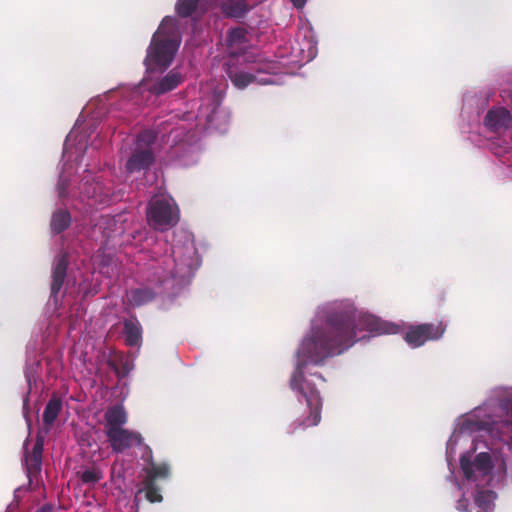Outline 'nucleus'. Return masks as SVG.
<instances>
[{"label": "nucleus", "mask_w": 512, "mask_h": 512, "mask_svg": "<svg viewBox=\"0 0 512 512\" xmlns=\"http://www.w3.org/2000/svg\"><path fill=\"white\" fill-rule=\"evenodd\" d=\"M321 317L324 327H313L298 349V361L290 378V388L297 391L306 401L308 415L299 417L292 424L290 433L298 428L316 426L321 421L322 398L315 385L304 378V368L309 364L319 365L325 359L340 354L365 336L367 331L376 335L395 334L398 326L380 318L358 311L352 303L340 302L327 306Z\"/></svg>", "instance_id": "obj_1"}, {"label": "nucleus", "mask_w": 512, "mask_h": 512, "mask_svg": "<svg viewBox=\"0 0 512 512\" xmlns=\"http://www.w3.org/2000/svg\"><path fill=\"white\" fill-rule=\"evenodd\" d=\"M167 21V18L163 19L148 47L144 63L150 71L166 70L172 63L179 48L180 41L173 29L166 30Z\"/></svg>", "instance_id": "obj_2"}, {"label": "nucleus", "mask_w": 512, "mask_h": 512, "mask_svg": "<svg viewBox=\"0 0 512 512\" xmlns=\"http://www.w3.org/2000/svg\"><path fill=\"white\" fill-rule=\"evenodd\" d=\"M148 225L157 231H166L179 222V208L170 196L156 195L147 205Z\"/></svg>", "instance_id": "obj_3"}, {"label": "nucleus", "mask_w": 512, "mask_h": 512, "mask_svg": "<svg viewBox=\"0 0 512 512\" xmlns=\"http://www.w3.org/2000/svg\"><path fill=\"white\" fill-rule=\"evenodd\" d=\"M445 330L446 326L442 322L411 326L405 334V341L414 348L420 347L427 341L440 339Z\"/></svg>", "instance_id": "obj_4"}, {"label": "nucleus", "mask_w": 512, "mask_h": 512, "mask_svg": "<svg viewBox=\"0 0 512 512\" xmlns=\"http://www.w3.org/2000/svg\"><path fill=\"white\" fill-rule=\"evenodd\" d=\"M110 447L114 452L121 453L133 446H140L143 438L140 433L125 428L113 429L106 433Z\"/></svg>", "instance_id": "obj_5"}, {"label": "nucleus", "mask_w": 512, "mask_h": 512, "mask_svg": "<svg viewBox=\"0 0 512 512\" xmlns=\"http://www.w3.org/2000/svg\"><path fill=\"white\" fill-rule=\"evenodd\" d=\"M155 156L152 148L135 147L126 161L125 169L129 174L147 171L153 165Z\"/></svg>", "instance_id": "obj_6"}, {"label": "nucleus", "mask_w": 512, "mask_h": 512, "mask_svg": "<svg viewBox=\"0 0 512 512\" xmlns=\"http://www.w3.org/2000/svg\"><path fill=\"white\" fill-rule=\"evenodd\" d=\"M460 467L466 479L472 480L474 478V467L483 475L491 472L493 465L489 453L482 452L475 456L474 461L470 460L469 456L462 455L460 457Z\"/></svg>", "instance_id": "obj_7"}, {"label": "nucleus", "mask_w": 512, "mask_h": 512, "mask_svg": "<svg viewBox=\"0 0 512 512\" xmlns=\"http://www.w3.org/2000/svg\"><path fill=\"white\" fill-rule=\"evenodd\" d=\"M43 447V438L37 437L32 451L25 454V465L29 477H35L41 472Z\"/></svg>", "instance_id": "obj_8"}, {"label": "nucleus", "mask_w": 512, "mask_h": 512, "mask_svg": "<svg viewBox=\"0 0 512 512\" xmlns=\"http://www.w3.org/2000/svg\"><path fill=\"white\" fill-rule=\"evenodd\" d=\"M68 260L65 256L58 258L53 271L51 281V297L57 301L58 294L63 287L67 275Z\"/></svg>", "instance_id": "obj_9"}, {"label": "nucleus", "mask_w": 512, "mask_h": 512, "mask_svg": "<svg viewBox=\"0 0 512 512\" xmlns=\"http://www.w3.org/2000/svg\"><path fill=\"white\" fill-rule=\"evenodd\" d=\"M125 343L130 347L140 345L142 342V326L136 317L125 319L123 322Z\"/></svg>", "instance_id": "obj_10"}, {"label": "nucleus", "mask_w": 512, "mask_h": 512, "mask_svg": "<svg viewBox=\"0 0 512 512\" xmlns=\"http://www.w3.org/2000/svg\"><path fill=\"white\" fill-rule=\"evenodd\" d=\"M104 418L106 421L105 434L113 429L123 428L122 426L127 422V414L120 405L108 408Z\"/></svg>", "instance_id": "obj_11"}, {"label": "nucleus", "mask_w": 512, "mask_h": 512, "mask_svg": "<svg viewBox=\"0 0 512 512\" xmlns=\"http://www.w3.org/2000/svg\"><path fill=\"white\" fill-rule=\"evenodd\" d=\"M181 82V74L175 70H171L167 75L153 85L151 91L156 95H161L174 90Z\"/></svg>", "instance_id": "obj_12"}, {"label": "nucleus", "mask_w": 512, "mask_h": 512, "mask_svg": "<svg viewBox=\"0 0 512 512\" xmlns=\"http://www.w3.org/2000/svg\"><path fill=\"white\" fill-rule=\"evenodd\" d=\"M71 214L66 209H57L51 217L50 227L53 234L57 235L69 228Z\"/></svg>", "instance_id": "obj_13"}, {"label": "nucleus", "mask_w": 512, "mask_h": 512, "mask_svg": "<svg viewBox=\"0 0 512 512\" xmlns=\"http://www.w3.org/2000/svg\"><path fill=\"white\" fill-rule=\"evenodd\" d=\"M246 34V30L240 27L231 29L228 32L226 42L229 49L231 50V54L238 53L245 48Z\"/></svg>", "instance_id": "obj_14"}, {"label": "nucleus", "mask_w": 512, "mask_h": 512, "mask_svg": "<svg viewBox=\"0 0 512 512\" xmlns=\"http://www.w3.org/2000/svg\"><path fill=\"white\" fill-rule=\"evenodd\" d=\"M155 299V292L151 288L132 289L128 294L129 303L134 307L143 306Z\"/></svg>", "instance_id": "obj_15"}, {"label": "nucleus", "mask_w": 512, "mask_h": 512, "mask_svg": "<svg viewBox=\"0 0 512 512\" xmlns=\"http://www.w3.org/2000/svg\"><path fill=\"white\" fill-rule=\"evenodd\" d=\"M108 365L115 372L119 379L127 377L130 371L133 369L132 361L128 357H124L122 355H118L109 359Z\"/></svg>", "instance_id": "obj_16"}, {"label": "nucleus", "mask_w": 512, "mask_h": 512, "mask_svg": "<svg viewBox=\"0 0 512 512\" xmlns=\"http://www.w3.org/2000/svg\"><path fill=\"white\" fill-rule=\"evenodd\" d=\"M510 113L505 108L491 109L485 116V123L492 129L504 126L509 120Z\"/></svg>", "instance_id": "obj_17"}, {"label": "nucleus", "mask_w": 512, "mask_h": 512, "mask_svg": "<svg viewBox=\"0 0 512 512\" xmlns=\"http://www.w3.org/2000/svg\"><path fill=\"white\" fill-rule=\"evenodd\" d=\"M62 409V401L57 397H52L45 406L43 412V422L46 426L50 427L57 419Z\"/></svg>", "instance_id": "obj_18"}, {"label": "nucleus", "mask_w": 512, "mask_h": 512, "mask_svg": "<svg viewBox=\"0 0 512 512\" xmlns=\"http://www.w3.org/2000/svg\"><path fill=\"white\" fill-rule=\"evenodd\" d=\"M227 75L233 85L239 89L246 88L249 84L253 83L256 80L255 75L244 72V71H236L233 69H229L227 71Z\"/></svg>", "instance_id": "obj_19"}, {"label": "nucleus", "mask_w": 512, "mask_h": 512, "mask_svg": "<svg viewBox=\"0 0 512 512\" xmlns=\"http://www.w3.org/2000/svg\"><path fill=\"white\" fill-rule=\"evenodd\" d=\"M221 9L228 17L240 18L248 11V6L242 0L229 1L222 3Z\"/></svg>", "instance_id": "obj_20"}, {"label": "nucleus", "mask_w": 512, "mask_h": 512, "mask_svg": "<svg viewBox=\"0 0 512 512\" xmlns=\"http://www.w3.org/2000/svg\"><path fill=\"white\" fill-rule=\"evenodd\" d=\"M170 475V468L166 463L156 464L150 463V468L147 469L146 477L144 480H151L156 483L157 479H167Z\"/></svg>", "instance_id": "obj_21"}, {"label": "nucleus", "mask_w": 512, "mask_h": 512, "mask_svg": "<svg viewBox=\"0 0 512 512\" xmlns=\"http://www.w3.org/2000/svg\"><path fill=\"white\" fill-rule=\"evenodd\" d=\"M142 492L150 503H159L163 500L160 488L151 480H143V488L138 490V493Z\"/></svg>", "instance_id": "obj_22"}, {"label": "nucleus", "mask_w": 512, "mask_h": 512, "mask_svg": "<svg viewBox=\"0 0 512 512\" xmlns=\"http://www.w3.org/2000/svg\"><path fill=\"white\" fill-rule=\"evenodd\" d=\"M200 0H177L176 12L179 17L187 18L192 16L199 7Z\"/></svg>", "instance_id": "obj_23"}, {"label": "nucleus", "mask_w": 512, "mask_h": 512, "mask_svg": "<svg viewBox=\"0 0 512 512\" xmlns=\"http://www.w3.org/2000/svg\"><path fill=\"white\" fill-rule=\"evenodd\" d=\"M102 472L98 468L86 469L80 473V480L84 484H95L102 479Z\"/></svg>", "instance_id": "obj_24"}, {"label": "nucleus", "mask_w": 512, "mask_h": 512, "mask_svg": "<svg viewBox=\"0 0 512 512\" xmlns=\"http://www.w3.org/2000/svg\"><path fill=\"white\" fill-rule=\"evenodd\" d=\"M155 140L156 134L151 130H145L139 134L136 147H142L144 144L145 147L151 148V145L154 144Z\"/></svg>", "instance_id": "obj_25"}, {"label": "nucleus", "mask_w": 512, "mask_h": 512, "mask_svg": "<svg viewBox=\"0 0 512 512\" xmlns=\"http://www.w3.org/2000/svg\"><path fill=\"white\" fill-rule=\"evenodd\" d=\"M174 262V267L170 269L167 274L172 278H183L190 271L189 266H185L181 263H178L175 259L171 260Z\"/></svg>", "instance_id": "obj_26"}, {"label": "nucleus", "mask_w": 512, "mask_h": 512, "mask_svg": "<svg viewBox=\"0 0 512 512\" xmlns=\"http://www.w3.org/2000/svg\"><path fill=\"white\" fill-rule=\"evenodd\" d=\"M491 497H492V492L480 491L477 493V495L475 497V502L480 508H482L483 510H486V508L489 505Z\"/></svg>", "instance_id": "obj_27"}, {"label": "nucleus", "mask_w": 512, "mask_h": 512, "mask_svg": "<svg viewBox=\"0 0 512 512\" xmlns=\"http://www.w3.org/2000/svg\"><path fill=\"white\" fill-rule=\"evenodd\" d=\"M69 180L60 176L57 184L58 195L60 198H65L68 194Z\"/></svg>", "instance_id": "obj_28"}, {"label": "nucleus", "mask_w": 512, "mask_h": 512, "mask_svg": "<svg viewBox=\"0 0 512 512\" xmlns=\"http://www.w3.org/2000/svg\"><path fill=\"white\" fill-rule=\"evenodd\" d=\"M99 189L98 184H89L86 182L82 187V192L88 199L94 198L96 191Z\"/></svg>", "instance_id": "obj_29"}, {"label": "nucleus", "mask_w": 512, "mask_h": 512, "mask_svg": "<svg viewBox=\"0 0 512 512\" xmlns=\"http://www.w3.org/2000/svg\"><path fill=\"white\" fill-rule=\"evenodd\" d=\"M35 512H54V507L51 504H45L38 508Z\"/></svg>", "instance_id": "obj_30"}, {"label": "nucleus", "mask_w": 512, "mask_h": 512, "mask_svg": "<svg viewBox=\"0 0 512 512\" xmlns=\"http://www.w3.org/2000/svg\"><path fill=\"white\" fill-rule=\"evenodd\" d=\"M467 505H468V500L465 498H462L458 501V509L459 510L466 511Z\"/></svg>", "instance_id": "obj_31"}, {"label": "nucleus", "mask_w": 512, "mask_h": 512, "mask_svg": "<svg viewBox=\"0 0 512 512\" xmlns=\"http://www.w3.org/2000/svg\"><path fill=\"white\" fill-rule=\"evenodd\" d=\"M306 1L307 0H291L293 5L298 9L303 8L306 4Z\"/></svg>", "instance_id": "obj_32"}, {"label": "nucleus", "mask_w": 512, "mask_h": 512, "mask_svg": "<svg viewBox=\"0 0 512 512\" xmlns=\"http://www.w3.org/2000/svg\"><path fill=\"white\" fill-rule=\"evenodd\" d=\"M217 113H218V112H217V109H214V110L212 111L211 115L209 116V121H210V122H213V121H214V119H215V117H216Z\"/></svg>", "instance_id": "obj_33"}, {"label": "nucleus", "mask_w": 512, "mask_h": 512, "mask_svg": "<svg viewBox=\"0 0 512 512\" xmlns=\"http://www.w3.org/2000/svg\"><path fill=\"white\" fill-rule=\"evenodd\" d=\"M314 376L319 378V379H321V380H324L323 376L321 374H319V373H315Z\"/></svg>", "instance_id": "obj_34"}, {"label": "nucleus", "mask_w": 512, "mask_h": 512, "mask_svg": "<svg viewBox=\"0 0 512 512\" xmlns=\"http://www.w3.org/2000/svg\"><path fill=\"white\" fill-rule=\"evenodd\" d=\"M102 220L106 221V222H109L110 219L109 218H102Z\"/></svg>", "instance_id": "obj_35"}]
</instances>
